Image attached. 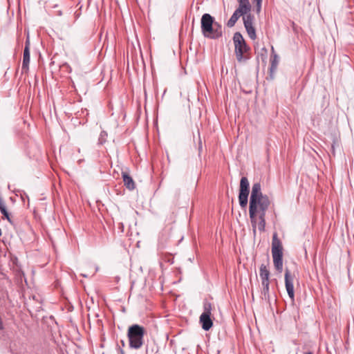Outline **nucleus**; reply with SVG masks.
Wrapping results in <instances>:
<instances>
[{
    "label": "nucleus",
    "instance_id": "412c9836",
    "mask_svg": "<svg viewBox=\"0 0 354 354\" xmlns=\"http://www.w3.org/2000/svg\"><path fill=\"white\" fill-rule=\"evenodd\" d=\"M239 5L250 3L249 0H237Z\"/></svg>",
    "mask_w": 354,
    "mask_h": 354
},
{
    "label": "nucleus",
    "instance_id": "393cba45",
    "mask_svg": "<svg viewBox=\"0 0 354 354\" xmlns=\"http://www.w3.org/2000/svg\"><path fill=\"white\" fill-rule=\"evenodd\" d=\"M3 216L5 218H6L8 219V221H9L10 222V216H9V213L8 212L7 214H3Z\"/></svg>",
    "mask_w": 354,
    "mask_h": 354
},
{
    "label": "nucleus",
    "instance_id": "4be33fe9",
    "mask_svg": "<svg viewBox=\"0 0 354 354\" xmlns=\"http://www.w3.org/2000/svg\"><path fill=\"white\" fill-rule=\"evenodd\" d=\"M256 3H257V6L258 7H260V6L261 5V2H262V0H254Z\"/></svg>",
    "mask_w": 354,
    "mask_h": 354
},
{
    "label": "nucleus",
    "instance_id": "5701e85b",
    "mask_svg": "<svg viewBox=\"0 0 354 354\" xmlns=\"http://www.w3.org/2000/svg\"><path fill=\"white\" fill-rule=\"evenodd\" d=\"M201 150H202V142L200 140V142L198 143V152H199V153H201Z\"/></svg>",
    "mask_w": 354,
    "mask_h": 354
},
{
    "label": "nucleus",
    "instance_id": "6ab92c4d",
    "mask_svg": "<svg viewBox=\"0 0 354 354\" xmlns=\"http://www.w3.org/2000/svg\"><path fill=\"white\" fill-rule=\"evenodd\" d=\"M108 134L105 131H102L99 138H98V144L103 145L106 142Z\"/></svg>",
    "mask_w": 354,
    "mask_h": 354
},
{
    "label": "nucleus",
    "instance_id": "39448f33",
    "mask_svg": "<svg viewBox=\"0 0 354 354\" xmlns=\"http://www.w3.org/2000/svg\"><path fill=\"white\" fill-rule=\"evenodd\" d=\"M233 41L237 61L240 63L246 61L248 57L244 55V54L249 50V47L247 46L242 35L239 32H235Z\"/></svg>",
    "mask_w": 354,
    "mask_h": 354
},
{
    "label": "nucleus",
    "instance_id": "f257e3e1",
    "mask_svg": "<svg viewBox=\"0 0 354 354\" xmlns=\"http://www.w3.org/2000/svg\"><path fill=\"white\" fill-rule=\"evenodd\" d=\"M270 204L267 195L261 192V186L259 183L252 185L249 203V214L252 223L253 231L255 232L258 209H268Z\"/></svg>",
    "mask_w": 354,
    "mask_h": 354
},
{
    "label": "nucleus",
    "instance_id": "bb28decb",
    "mask_svg": "<svg viewBox=\"0 0 354 354\" xmlns=\"http://www.w3.org/2000/svg\"><path fill=\"white\" fill-rule=\"evenodd\" d=\"M261 5L260 6V7H258L257 6V12H259L261 10Z\"/></svg>",
    "mask_w": 354,
    "mask_h": 354
},
{
    "label": "nucleus",
    "instance_id": "6e6552de",
    "mask_svg": "<svg viewBox=\"0 0 354 354\" xmlns=\"http://www.w3.org/2000/svg\"><path fill=\"white\" fill-rule=\"evenodd\" d=\"M254 17L251 14H248L243 17V24L248 36L250 39H254L256 38V31L253 26Z\"/></svg>",
    "mask_w": 354,
    "mask_h": 354
},
{
    "label": "nucleus",
    "instance_id": "a878e982",
    "mask_svg": "<svg viewBox=\"0 0 354 354\" xmlns=\"http://www.w3.org/2000/svg\"><path fill=\"white\" fill-rule=\"evenodd\" d=\"M119 228L121 229V231L123 232L124 230V225L122 223H120L119 224Z\"/></svg>",
    "mask_w": 354,
    "mask_h": 354
},
{
    "label": "nucleus",
    "instance_id": "20e7f679",
    "mask_svg": "<svg viewBox=\"0 0 354 354\" xmlns=\"http://www.w3.org/2000/svg\"><path fill=\"white\" fill-rule=\"evenodd\" d=\"M272 255L276 270L281 272L283 270V247L277 233L272 236Z\"/></svg>",
    "mask_w": 354,
    "mask_h": 354
},
{
    "label": "nucleus",
    "instance_id": "9d476101",
    "mask_svg": "<svg viewBox=\"0 0 354 354\" xmlns=\"http://www.w3.org/2000/svg\"><path fill=\"white\" fill-rule=\"evenodd\" d=\"M199 323L201 325L202 328L207 331L209 330L213 326V321L211 318V315H207L206 314H201L199 317Z\"/></svg>",
    "mask_w": 354,
    "mask_h": 354
},
{
    "label": "nucleus",
    "instance_id": "423d86ee",
    "mask_svg": "<svg viewBox=\"0 0 354 354\" xmlns=\"http://www.w3.org/2000/svg\"><path fill=\"white\" fill-rule=\"evenodd\" d=\"M250 193V184L247 177H242L240 181V188L239 194V201L240 206L244 208L247 206L248 201V195Z\"/></svg>",
    "mask_w": 354,
    "mask_h": 354
},
{
    "label": "nucleus",
    "instance_id": "a211bd4d",
    "mask_svg": "<svg viewBox=\"0 0 354 354\" xmlns=\"http://www.w3.org/2000/svg\"><path fill=\"white\" fill-rule=\"evenodd\" d=\"M203 312L202 314H206L207 315H211V312L212 310V305L207 300H205L203 301Z\"/></svg>",
    "mask_w": 354,
    "mask_h": 354
},
{
    "label": "nucleus",
    "instance_id": "aec40b11",
    "mask_svg": "<svg viewBox=\"0 0 354 354\" xmlns=\"http://www.w3.org/2000/svg\"><path fill=\"white\" fill-rule=\"evenodd\" d=\"M5 207H6L5 202L3 200V198H1V196H0V210Z\"/></svg>",
    "mask_w": 354,
    "mask_h": 354
},
{
    "label": "nucleus",
    "instance_id": "2eb2a0df",
    "mask_svg": "<svg viewBox=\"0 0 354 354\" xmlns=\"http://www.w3.org/2000/svg\"><path fill=\"white\" fill-rule=\"evenodd\" d=\"M259 277L262 281H269L270 271L267 268L266 266L261 264L259 268Z\"/></svg>",
    "mask_w": 354,
    "mask_h": 354
},
{
    "label": "nucleus",
    "instance_id": "4468645a",
    "mask_svg": "<svg viewBox=\"0 0 354 354\" xmlns=\"http://www.w3.org/2000/svg\"><path fill=\"white\" fill-rule=\"evenodd\" d=\"M122 178L124 184L128 189L133 190L135 189V183L128 174L123 172Z\"/></svg>",
    "mask_w": 354,
    "mask_h": 354
},
{
    "label": "nucleus",
    "instance_id": "c85d7f7f",
    "mask_svg": "<svg viewBox=\"0 0 354 354\" xmlns=\"http://www.w3.org/2000/svg\"><path fill=\"white\" fill-rule=\"evenodd\" d=\"M304 354H313V353L312 352L309 351V352L305 353Z\"/></svg>",
    "mask_w": 354,
    "mask_h": 354
},
{
    "label": "nucleus",
    "instance_id": "9b49d317",
    "mask_svg": "<svg viewBox=\"0 0 354 354\" xmlns=\"http://www.w3.org/2000/svg\"><path fill=\"white\" fill-rule=\"evenodd\" d=\"M261 299L267 302L270 301V281H261Z\"/></svg>",
    "mask_w": 354,
    "mask_h": 354
},
{
    "label": "nucleus",
    "instance_id": "c756f323",
    "mask_svg": "<svg viewBox=\"0 0 354 354\" xmlns=\"http://www.w3.org/2000/svg\"><path fill=\"white\" fill-rule=\"evenodd\" d=\"M82 275L84 277H88V275L84 274H82Z\"/></svg>",
    "mask_w": 354,
    "mask_h": 354
},
{
    "label": "nucleus",
    "instance_id": "dca6fc26",
    "mask_svg": "<svg viewBox=\"0 0 354 354\" xmlns=\"http://www.w3.org/2000/svg\"><path fill=\"white\" fill-rule=\"evenodd\" d=\"M251 10V5L250 3H246V4H241L239 5L238 8L236 10V11L239 13L241 16L242 15H247L250 14L249 12Z\"/></svg>",
    "mask_w": 354,
    "mask_h": 354
},
{
    "label": "nucleus",
    "instance_id": "7c9ffc66",
    "mask_svg": "<svg viewBox=\"0 0 354 354\" xmlns=\"http://www.w3.org/2000/svg\"><path fill=\"white\" fill-rule=\"evenodd\" d=\"M122 346H124V342L122 341Z\"/></svg>",
    "mask_w": 354,
    "mask_h": 354
},
{
    "label": "nucleus",
    "instance_id": "7ed1b4c3",
    "mask_svg": "<svg viewBox=\"0 0 354 354\" xmlns=\"http://www.w3.org/2000/svg\"><path fill=\"white\" fill-rule=\"evenodd\" d=\"M145 333L146 330L143 326L136 324L130 326L127 331L129 348L136 350L142 348Z\"/></svg>",
    "mask_w": 354,
    "mask_h": 354
},
{
    "label": "nucleus",
    "instance_id": "f8f14e48",
    "mask_svg": "<svg viewBox=\"0 0 354 354\" xmlns=\"http://www.w3.org/2000/svg\"><path fill=\"white\" fill-rule=\"evenodd\" d=\"M267 209H258L257 215L259 216L258 228L261 232L264 231L266 227V213Z\"/></svg>",
    "mask_w": 354,
    "mask_h": 354
},
{
    "label": "nucleus",
    "instance_id": "ddd939ff",
    "mask_svg": "<svg viewBox=\"0 0 354 354\" xmlns=\"http://www.w3.org/2000/svg\"><path fill=\"white\" fill-rule=\"evenodd\" d=\"M272 55L270 57V75H272V74L275 72V71L277 70L278 64H279V57L274 53L273 47H272Z\"/></svg>",
    "mask_w": 354,
    "mask_h": 354
},
{
    "label": "nucleus",
    "instance_id": "1a4fd4ad",
    "mask_svg": "<svg viewBox=\"0 0 354 354\" xmlns=\"http://www.w3.org/2000/svg\"><path fill=\"white\" fill-rule=\"evenodd\" d=\"M30 63V40L28 37L26 40L25 48L23 55V62L21 66L22 73H26L28 71V66Z\"/></svg>",
    "mask_w": 354,
    "mask_h": 354
},
{
    "label": "nucleus",
    "instance_id": "0eeeda50",
    "mask_svg": "<svg viewBox=\"0 0 354 354\" xmlns=\"http://www.w3.org/2000/svg\"><path fill=\"white\" fill-rule=\"evenodd\" d=\"M284 278L286 291L290 299L293 302L295 301V291L293 286L294 276L290 274V270L287 268L285 271Z\"/></svg>",
    "mask_w": 354,
    "mask_h": 354
},
{
    "label": "nucleus",
    "instance_id": "cd10ccee",
    "mask_svg": "<svg viewBox=\"0 0 354 354\" xmlns=\"http://www.w3.org/2000/svg\"><path fill=\"white\" fill-rule=\"evenodd\" d=\"M120 354H125L122 349H120Z\"/></svg>",
    "mask_w": 354,
    "mask_h": 354
},
{
    "label": "nucleus",
    "instance_id": "f3484780",
    "mask_svg": "<svg viewBox=\"0 0 354 354\" xmlns=\"http://www.w3.org/2000/svg\"><path fill=\"white\" fill-rule=\"evenodd\" d=\"M241 16V15L235 10L227 22V26L229 28L233 27Z\"/></svg>",
    "mask_w": 354,
    "mask_h": 354
},
{
    "label": "nucleus",
    "instance_id": "b1692460",
    "mask_svg": "<svg viewBox=\"0 0 354 354\" xmlns=\"http://www.w3.org/2000/svg\"><path fill=\"white\" fill-rule=\"evenodd\" d=\"M0 212H1L2 214H7L8 213V211L6 209V207L5 208H3L2 209L0 210Z\"/></svg>",
    "mask_w": 354,
    "mask_h": 354
},
{
    "label": "nucleus",
    "instance_id": "f03ea898",
    "mask_svg": "<svg viewBox=\"0 0 354 354\" xmlns=\"http://www.w3.org/2000/svg\"><path fill=\"white\" fill-rule=\"evenodd\" d=\"M201 28L203 35L206 38L216 39L223 35L221 25L215 21L210 14L205 13L201 19Z\"/></svg>",
    "mask_w": 354,
    "mask_h": 354
}]
</instances>
